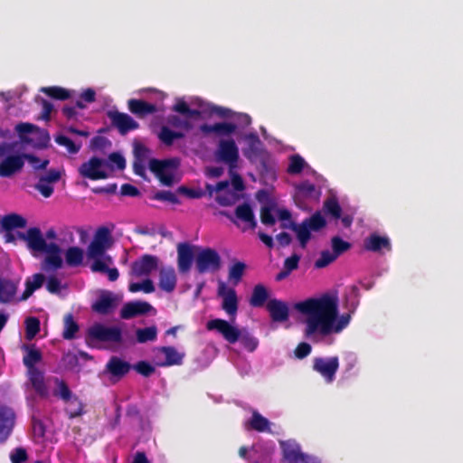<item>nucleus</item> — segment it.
<instances>
[{"instance_id":"nucleus-8","label":"nucleus","mask_w":463,"mask_h":463,"mask_svg":"<svg viewBox=\"0 0 463 463\" xmlns=\"http://www.w3.org/2000/svg\"><path fill=\"white\" fill-rule=\"evenodd\" d=\"M25 154L18 143L0 144V176L10 177L20 172L24 165Z\"/></svg>"},{"instance_id":"nucleus-19","label":"nucleus","mask_w":463,"mask_h":463,"mask_svg":"<svg viewBox=\"0 0 463 463\" xmlns=\"http://www.w3.org/2000/svg\"><path fill=\"white\" fill-rule=\"evenodd\" d=\"M110 244L111 236L109 232L105 228L99 229L88 248L89 259L106 256L105 251L109 248Z\"/></svg>"},{"instance_id":"nucleus-1","label":"nucleus","mask_w":463,"mask_h":463,"mask_svg":"<svg viewBox=\"0 0 463 463\" xmlns=\"http://www.w3.org/2000/svg\"><path fill=\"white\" fill-rule=\"evenodd\" d=\"M358 303L359 289L351 286L345 294L346 313H339L338 296L334 292L298 301L293 308L298 322L303 326L305 335L309 340L321 342L339 335L349 326Z\"/></svg>"},{"instance_id":"nucleus-42","label":"nucleus","mask_w":463,"mask_h":463,"mask_svg":"<svg viewBox=\"0 0 463 463\" xmlns=\"http://www.w3.org/2000/svg\"><path fill=\"white\" fill-rule=\"evenodd\" d=\"M128 289L130 292L136 293L138 291H142L144 293H152L156 290V287L153 281L146 278L142 281H133L129 282Z\"/></svg>"},{"instance_id":"nucleus-63","label":"nucleus","mask_w":463,"mask_h":463,"mask_svg":"<svg viewBox=\"0 0 463 463\" xmlns=\"http://www.w3.org/2000/svg\"><path fill=\"white\" fill-rule=\"evenodd\" d=\"M136 369L139 373L145 376H148L154 372L153 366H151L149 364L146 362H139L136 365Z\"/></svg>"},{"instance_id":"nucleus-44","label":"nucleus","mask_w":463,"mask_h":463,"mask_svg":"<svg viewBox=\"0 0 463 463\" xmlns=\"http://www.w3.org/2000/svg\"><path fill=\"white\" fill-rule=\"evenodd\" d=\"M43 93L58 99H66L73 96L74 91L61 87H44L41 90Z\"/></svg>"},{"instance_id":"nucleus-20","label":"nucleus","mask_w":463,"mask_h":463,"mask_svg":"<svg viewBox=\"0 0 463 463\" xmlns=\"http://www.w3.org/2000/svg\"><path fill=\"white\" fill-rule=\"evenodd\" d=\"M159 260L156 256L144 255L137 259L131 268V276L135 278H148L149 275L159 269Z\"/></svg>"},{"instance_id":"nucleus-39","label":"nucleus","mask_w":463,"mask_h":463,"mask_svg":"<svg viewBox=\"0 0 463 463\" xmlns=\"http://www.w3.org/2000/svg\"><path fill=\"white\" fill-rule=\"evenodd\" d=\"M54 389H55L54 386L51 387L50 393L52 392L54 395L60 396L62 400H64L68 403L66 411L70 414V417L79 416L81 413V410H82L81 403L76 398H72L71 392H70V395L68 398H63L61 394L55 393Z\"/></svg>"},{"instance_id":"nucleus-47","label":"nucleus","mask_w":463,"mask_h":463,"mask_svg":"<svg viewBox=\"0 0 463 463\" xmlns=\"http://www.w3.org/2000/svg\"><path fill=\"white\" fill-rule=\"evenodd\" d=\"M93 260L91 264V269L96 272H104L106 273L112 264L111 258L108 255L99 257V258H91Z\"/></svg>"},{"instance_id":"nucleus-27","label":"nucleus","mask_w":463,"mask_h":463,"mask_svg":"<svg viewBox=\"0 0 463 463\" xmlns=\"http://www.w3.org/2000/svg\"><path fill=\"white\" fill-rule=\"evenodd\" d=\"M156 313L154 307L145 301H134L127 303L121 309V317L125 319H129L133 317L143 315L146 313Z\"/></svg>"},{"instance_id":"nucleus-59","label":"nucleus","mask_w":463,"mask_h":463,"mask_svg":"<svg viewBox=\"0 0 463 463\" xmlns=\"http://www.w3.org/2000/svg\"><path fill=\"white\" fill-rule=\"evenodd\" d=\"M25 158L28 160L29 164L34 168V169H42L45 168L47 165L49 164V161L46 159H40L33 156H26Z\"/></svg>"},{"instance_id":"nucleus-2","label":"nucleus","mask_w":463,"mask_h":463,"mask_svg":"<svg viewBox=\"0 0 463 463\" xmlns=\"http://www.w3.org/2000/svg\"><path fill=\"white\" fill-rule=\"evenodd\" d=\"M172 110L175 114L167 116L165 125L161 127L158 133L160 141L166 146L183 138L197 121L208 115L216 113L228 117L225 113L228 109L213 106L194 96L176 98Z\"/></svg>"},{"instance_id":"nucleus-3","label":"nucleus","mask_w":463,"mask_h":463,"mask_svg":"<svg viewBox=\"0 0 463 463\" xmlns=\"http://www.w3.org/2000/svg\"><path fill=\"white\" fill-rule=\"evenodd\" d=\"M5 231V238L7 242H14L16 238L24 241L34 257L42 254V269L49 272L62 266L61 250L56 241V232L51 229L43 234L38 228H31L26 232H14L16 228H23L26 221L18 214L13 213L5 216L1 221Z\"/></svg>"},{"instance_id":"nucleus-23","label":"nucleus","mask_w":463,"mask_h":463,"mask_svg":"<svg viewBox=\"0 0 463 463\" xmlns=\"http://www.w3.org/2000/svg\"><path fill=\"white\" fill-rule=\"evenodd\" d=\"M236 220L232 222L242 231L245 232L249 229H254L256 226V220L250 206L247 203L239 205L235 211Z\"/></svg>"},{"instance_id":"nucleus-16","label":"nucleus","mask_w":463,"mask_h":463,"mask_svg":"<svg viewBox=\"0 0 463 463\" xmlns=\"http://www.w3.org/2000/svg\"><path fill=\"white\" fill-rule=\"evenodd\" d=\"M280 447L288 463H320L317 458L303 453L295 440L281 441Z\"/></svg>"},{"instance_id":"nucleus-12","label":"nucleus","mask_w":463,"mask_h":463,"mask_svg":"<svg viewBox=\"0 0 463 463\" xmlns=\"http://www.w3.org/2000/svg\"><path fill=\"white\" fill-rule=\"evenodd\" d=\"M194 261L196 269L200 273L215 272L221 267L219 253L211 248H197Z\"/></svg>"},{"instance_id":"nucleus-4","label":"nucleus","mask_w":463,"mask_h":463,"mask_svg":"<svg viewBox=\"0 0 463 463\" xmlns=\"http://www.w3.org/2000/svg\"><path fill=\"white\" fill-rule=\"evenodd\" d=\"M227 121L214 124H203L200 130L205 137L216 139L214 157L218 162L229 166V173H235L241 160L240 148L234 137L238 138L240 128L250 124L251 119L247 114H236L230 109L225 112Z\"/></svg>"},{"instance_id":"nucleus-7","label":"nucleus","mask_w":463,"mask_h":463,"mask_svg":"<svg viewBox=\"0 0 463 463\" xmlns=\"http://www.w3.org/2000/svg\"><path fill=\"white\" fill-rule=\"evenodd\" d=\"M230 176L231 183L222 181L216 185L206 184V190L210 196L213 197L222 206L235 203L244 189L242 179L239 175L232 173L230 174Z\"/></svg>"},{"instance_id":"nucleus-34","label":"nucleus","mask_w":463,"mask_h":463,"mask_svg":"<svg viewBox=\"0 0 463 463\" xmlns=\"http://www.w3.org/2000/svg\"><path fill=\"white\" fill-rule=\"evenodd\" d=\"M128 109L132 113L139 116L152 114L157 110L156 105L140 99H129Z\"/></svg>"},{"instance_id":"nucleus-51","label":"nucleus","mask_w":463,"mask_h":463,"mask_svg":"<svg viewBox=\"0 0 463 463\" xmlns=\"http://www.w3.org/2000/svg\"><path fill=\"white\" fill-rule=\"evenodd\" d=\"M350 246L349 242L343 241L339 237H334L332 239V252L336 254V258L343 252L349 250Z\"/></svg>"},{"instance_id":"nucleus-58","label":"nucleus","mask_w":463,"mask_h":463,"mask_svg":"<svg viewBox=\"0 0 463 463\" xmlns=\"http://www.w3.org/2000/svg\"><path fill=\"white\" fill-rule=\"evenodd\" d=\"M60 177L61 172L58 170L52 169L46 172L45 174L42 175L39 179L46 183L52 184L57 182L60 179Z\"/></svg>"},{"instance_id":"nucleus-55","label":"nucleus","mask_w":463,"mask_h":463,"mask_svg":"<svg viewBox=\"0 0 463 463\" xmlns=\"http://www.w3.org/2000/svg\"><path fill=\"white\" fill-rule=\"evenodd\" d=\"M275 207H265L261 211L260 219L262 223L266 225H272L276 222V214L274 213Z\"/></svg>"},{"instance_id":"nucleus-49","label":"nucleus","mask_w":463,"mask_h":463,"mask_svg":"<svg viewBox=\"0 0 463 463\" xmlns=\"http://www.w3.org/2000/svg\"><path fill=\"white\" fill-rule=\"evenodd\" d=\"M336 260V254H334L331 250H323L320 256L317 259L315 262V266L318 269H322L326 267L328 264L332 263Z\"/></svg>"},{"instance_id":"nucleus-37","label":"nucleus","mask_w":463,"mask_h":463,"mask_svg":"<svg viewBox=\"0 0 463 463\" xmlns=\"http://www.w3.org/2000/svg\"><path fill=\"white\" fill-rule=\"evenodd\" d=\"M246 425L258 431H269L271 423L258 411H253L251 418L246 421Z\"/></svg>"},{"instance_id":"nucleus-21","label":"nucleus","mask_w":463,"mask_h":463,"mask_svg":"<svg viewBox=\"0 0 463 463\" xmlns=\"http://www.w3.org/2000/svg\"><path fill=\"white\" fill-rule=\"evenodd\" d=\"M15 129L20 135L21 139L27 143H34L35 145L43 146L49 140V137L45 131L29 123L19 124L15 127Z\"/></svg>"},{"instance_id":"nucleus-57","label":"nucleus","mask_w":463,"mask_h":463,"mask_svg":"<svg viewBox=\"0 0 463 463\" xmlns=\"http://www.w3.org/2000/svg\"><path fill=\"white\" fill-rule=\"evenodd\" d=\"M35 187L46 198L50 197L53 193V187L52 186V184L46 183L40 179Z\"/></svg>"},{"instance_id":"nucleus-33","label":"nucleus","mask_w":463,"mask_h":463,"mask_svg":"<svg viewBox=\"0 0 463 463\" xmlns=\"http://www.w3.org/2000/svg\"><path fill=\"white\" fill-rule=\"evenodd\" d=\"M118 301L117 296L111 292H104L93 305V308L102 314L108 313Z\"/></svg>"},{"instance_id":"nucleus-46","label":"nucleus","mask_w":463,"mask_h":463,"mask_svg":"<svg viewBox=\"0 0 463 463\" xmlns=\"http://www.w3.org/2000/svg\"><path fill=\"white\" fill-rule=\"evenodd\" d=\"M307 166L304 158L298 155H293L289 157L288 172L292 175L299 174Z\"/></svg>"},{"instance_id":"nucleus-31","label":"nucleus","mask_w":463,"mask_h":463,"mask_svg":"<svg viewBox=\"0 0 463 463\" xmlns=\"http://www.w3.org/2000/svg\"><path fill=\"white\" fill-rule=\"evenodd\" d=\"M177 265L180 272H187L192 266L193 259H194V253L192 248L186 244H179L177 247Z\"/></svg>"},{"instance_id":"nucleus-54","label":"nucleus","mask_w":463,"mask_h":463,"mask_svg":"<svg viewBox=\"0 0 463 463\" xmlns=\"http://www.w3.org/2000/svg\"><path fill=\"white\" fill-rule=\"evenodd\" d=\"M95 96H96V92L93 89H87V90H84L80 95V99L77 103H76V106L79 108V109H84L85 108V104L83 103V101L85 102H93L94 99H95Z\"/></svg>"},{"instance_id":"nucleus-64","label":"nucleus","mask_w":463,"mask_h":463,"mask_svg":"<svg viewBox=\"0 0 463 463\" xmlns=\"http://www.w3.org/2000/svg\"><path fill=\"white\" fill-rule=\"evenodd\" d=\"M11 459L13 463H22L26 459V452L23 449H16L11 454Z\"/></svg>"},{"instance_id":"nucleus-32","label":"nucleus","mask_w":463,"mask_h":463,"mask_svg":"<svg viewBox=\"0 0 463 463\" xmlns=\"http://www.w3.org/2000/svg\"><path fill=\"white\" fill-rule=\"evenodd\" d=\"M325 211L334 218H341L345 227H349L353 222V218L349 215L341 216V207L335 195L328 197L324 203Z\"/></svg>"},{"instance_id":"nucleus-17","label":"nucleus","mask_w":463,"mask_h":463,"mask_svg":"<svg viewBox=\"0 0 463 463\" xmlns=\"http://www.w3.org/2000/svg\"><path fill=\"white\" fill-rule=\"evenodd\" d=\"M280 447L288 463H320L317 458L303 453L295 440L281 441Z\"/></svg>"},{"instance_id":"nucleus-25","label":"nucleus","mask_w":463,"mask_h":463,"mask_svg":"<svg viewBox=\"0 0 463 463\" xmlns=\"http://www.w3.org/2000/svg\"><path fill=\"white\" fill-rule=\"evenodd\" d=\"M177 284V276L171 266H160L158 269V286L165 293H172Z\"/></svg>"},{"instance_id":"nucleus-13","label":"nucleus","mask_w":463,"mask_h":463,"mask_svg":"<svg viewBox=\"0 0 463 463\" xmlns=\"http://www.w3.org/2000/svg\"><path fill=\"white\" fill-rule=\"evenodd\" d=\"M89 337L92 341L116 345L121 342V329L118 326L96 324L90 327Z\"/></svg>"},{"instance_id":"nucleus-18","label":"nucleus","mask_w":463,"mask_h":463,"mask_svg":"<svg viewBox=\"0 0 463 463\" xmlns=\"http://www.w3.org/2000/svg\"><path fill=\"white\" fill-rule=\"evenodd\" d=\"M338 367L339 361L336 356L317 357L313 361L314 370L317 372L327 383L335 380Z\"/></svg>"},{"instance_id":"nucleus-24","label":"nucleus","mask_w":463,"mask_h":463,"mask_svg":"<svg viewBox=\"0 0 463 463\" xmlns=\"http://www.w3.org/2000/svg\"><path fill=\"white\" fill-rule=\"evenodd\" d=\"M184 354L179 353L175 347H162L156 351L155 359L159 366H171L181 364Z\"/></svg>"},{"instance_id":"nucleus-43","label":"nucleus","mask_w":463,"mask_h":463,"mask_svg":"<svg viewBox=\"0 0 463 463\" xmlns=\"http://www.w3.org/2000/svg\"><path fill=\"white\" fill-rule=\"evenodd\" d=\"M269 293L267 288L259 284L255 286L252 296L250 298V304L253 307H261L265 303V301L268 299Z\"/></svg>"},{"instance_id":"nucleus-11","label":"nucleus","mask_w":463,"mask_h":463,"mask_svg":"<svg viewBox=\"0 0 463 463\" xmlns=\"http://www.w3.org/2000/svg\"><path fill=\"white\" fill-rule=\"evenodd\" d=\"M179 160L171 158L166 160H152L151 170L156 175L160 182L165 185H172L178 180Z\"/></svg>"},{"instance_id":"nucleus-22","label":"nucleus","mask_w":463,"mask_h":463,"mask_svg":"<svg viewBox=\"0 0 463 463\" xmlns=\"http://www.w3.org/2000/svg\"><path fill=\"white\" fill-rule=\"evenodd\" d=\"M208 330H215L220 333L226 341L233 344L239 340L240 331L228 321L215 318L207 322Z\"/></svg>"},{"instance_id":"nucleus-50","label":"nucleus","mask_w":463,"mask_h":463,"mask_svg":"<svg viewBox=\"0 0 463 463\" xmlns=\"http://www.w3.org/2000/svg\"><path fill=\"white\" fill-rule=\"evenodd\" d=\"M78 331V326L72 320V317L71 315H67L64 317V331L63 336L66 339H71L74 337L75 334Z\"/></svg>"},{"instance_id":"nucleus-56","label":"nucleus","mask_w":463,"mask_h":463,"mask_svg":"<svg viewBox=\"0 0 463 463\" xmlns=\"http://www.w3.org/2000/svg\"><path fill=\"white\" fill-rule=\"evenodd\" d=\"M56 142L59 145L65 146L67 148L68 152H70L71 154L77 153L80 149L79 146H76L70 138H68L67 137H64V136H58L56 137Z\"/></svg>"},{"instance_id":"nucleus-45","label":"nucleus","mask_w":463,"mask_h":463,"mask_svg":"<svg viewBox=\"0 0 463 463\" xmlns=\"http://www.w3.org/2000/svg\"><path fill=\"white\" fill-rule=\"evenodd\" d=\"M246 265L243 262L237 261L229 268V280L233 284L237 285L241 279Z\"/></svg>"},{"instance_id":"nucleus-38","label":"nucleus","mask_w":463,"mask_h":463,"mask_svg":"<svg viewBox=\"0 0 463 463\" xmlns=\"http://www.w3.org/2000/svg\"><path fill=\"white\" fill-rule=\"evenodd\" d=\"M59 247H61L58 244ZM61 250V259L63 260V255L65 256L66 263L70 266H78L82 262L84 252L79 247H70L65 253L62 249Z\"/></svg>"},{"instance_id":"nucleus-15","label":"nucleus","mask_w":463,"mask_h":463,"mask_svg":"<svg viewBox=\"0 0 463 463\" xmlns=\"http://www.w3.org/2000/svg\"><path fill=\"white\" fill-rule=\"evenodd\" d=\"M217 295L222 298V308L233 321L238 311V298L235 289L223 281H218Z\"/></svg>"},{"instance_id":"nucleus-48","label":"nucleus","mask_w":463,"mask_h":463,"mask_svg":"<svg viewBox=\"0 0 463 463\" xmlns=\"http://www.w3.org/2000/svg\"><path fill=\"white\" fill-rule=\"evenodd\" d=\"M137 339L139 343H146L147 341H154L157 335V329L156 326H149L146 328L137 329Z\"/></svg>"},{"instance_id":"nucleus-53","label":"nucleus","mask_w":463,"mask_h":463,"mask_svg":"<svg viewBox=\"0 0 463 463\" xmlns=\"http://www.w3.org/2000/svg\"><path fill=\"white\" fill-rule=\"evenodd\" d=\"M239 340L244 348L250 352H253L259 345L258 339L250 334L240 335Z\"/></svg>"},{"instance_id":"nucleus-10","label":"nucleus","mask_w":463,"mask_h":463,"mask_svg":"<svg viewBox=\"0 0 463 463\" xmlns=\"http://www.w3.org/2000/svg\"><path fill=\"white\" fill-rule=\"evenodd\" d=\"M78 171L84 178L100 180L109 178L113 172V168L106 158L92 156L82 163Z\"/></svg>"},{"instance_id":"nucleus-28","label":"nucleus","mask_w":463,"mask_h":463,"mask_svg":"<svg viewBox=\"0 0 463 463\" xmlns=\"http://www.w3.org/2000/svg\"><path fill=\"white\" fill-rule=\"evenodd\" d=\"M14 424V412L7 407L0 408V442L10 435Z\"/></svg>"},{"instance_id":"nucleus-29","label":"nucleus","mask_w":463,"mask_h":463,"mask_svg":"<svg viewBox=\"0 0 463 463\" xmlns=\"http://www.w3.org/2000/svg\"><path fill=\"white\" fill-rule=\"evenodd\" d=\"M364 248L367 250L382 253L384 250L390 251L392 246L387 236L373 233L364 240Z\"/></svg>"},{"instance_id":"nucleus-62","label":"nucleus","mask_w":463,"mask_h":463,"mask_svg":"<svg viewBox=\"0 0 463 463\" xmlns=\"http://www.w3.org/2000/svg\"><path fill=\"white\" fill-rule=\"evenodd\" d=\"M311 352V345L307 343H301L298 345V347L295 350V355L302 359L306 356H307Z\"/></svg>"},{"instance_id":"nucleus-52","label":"nucleus","mask_w":463,"mask_h":463,"mask_svg":"<svg viewBox=\"0 0 463 463\" xmlns=\"http://www.w3.org/2000/svg\"><path fill=\"white\" fill-rule=\"evenodd\" d=\"M40 328L39 320L34 317H29L26 320V338L32 340Z\"/></svg>"},{"instance_id":"nucleus-60","label":"nucleus","mask_w":463,"mask_h":463,"mask_svg":"<svg viewBox=\"0 0 463 463\" xmlns=\"http://www.w3.org/2000/svg\"><path fill=\"white\" fill-rule=\"evenodd\" d=\"M155 198L157 199V200H161V201H168L172 203H179V200L177 198V196L173 194L172 192H169V191H163V192H158L156 195H155Z\"/></svg>"},{"instance_id":"nucleus-35","label":"nucleus","mask_w":463,"mask_h":463,"mask_svg":"<svg viewBox=\"0 0 463 463\" xmlns=\"http://www.w3.org/2000/svg\"><path fill=\"white\" fill-rule=\"evenodd\" d=\"M128 370V364L117 357L111 358L107 364V371L116 379L122 377Z\"/></svg>"},{"instance_id":"nucleus-36","label":"nucleus","mask_w":463,"mask_h":463,"mask_svg":"<svg viewBox=\"0 0 463 463\" xmlns=\"http://www.w3.org/2000/svg\"><path fill=\"white\" fill-rule=\"evenodd\" d=\"M45 281V276L37 273L26 279V288L21 298L22 300L27 299L36 289L40 288Z\"/></svg>"},{"instance_id":"nucleus-9","label":"nucleus","mask_w":463,"mask_h":463,"mask_svg":"<svg viewBox=\"0 0 463 463\" xmlns=\"http://www.w3.org/2000/svg\"><path fill=\"white\" fill-rule=\"evenodd\" d=\"M245 128H240L238 134V141L241 146L242 155L251 164L264 166L268 162L269 154L257 133L244 131Z\"/></svg>"},{"instance_id":"nucleus-41","label":"nucleus","mask_w":463,"mask_h":463,"mask_svg":"<svg viewBox=\"0 0 463 463\" xmlns=\"http://www.w3.org/2000/svg\"><path fill=\"white\" fill-rule=\"evenodd\" d=\"M62 266L61 267V269ZM60 269V268H59ZM58 270V269L54 270H51L47 272L48 278H47V285L46 288L49 292L52 294H60L63 288H65V283L62 282V280L58 277V275H52L51 273ZM45 273L46 271L43 270Z\"/></svg>"},{"instance_id":"nucleus-5","label":"nucleus","mask_w":463,"mask_h":463,"mask_svg":"<svg viewBox=\"0 0 463 463\" xmlns=\"http://www.w3.org/2000/svg\"><path fill=\"white\" fill-rule=\"evenodd\" d=\"M42 361V354L33 346L26 347V354L24 356V364L27 368V376L29 384L33 391L43 398L50 395L51 387L54 386V392L61 394L63 398H68L70 390L56 377H45L43 370L38 367Z\"/></svg>"},{"instance_id":"nucleus-26","label":"nucleus","mask_w":463,"mask_h":463,"mask_svg":"<svg viewBox=\"0 0 463 463\" xmlns=\"http://www.w3.org/2000/svg\"><path fill=\"white\" fill-rule=\"evenodd\" d=\"M108 116L111 120L112 124L119 130L121 134L136 129L138 127L137 121H135L129 115L126 113H120L118 111H109Z\"/></svg>"},{"instance_id":"nucleus-61","label":"nucleus","mask_w":463,"mask_h":463,"mask_svg":"<svg viewBox=\"0 0 463 463\" xmlns=\"http://www.w3.org/2000/svg\"><path fill=\"white\" fill-rule=\"evenodd\" d=\"M107 160L109 162L113 169L114 165L118 169H123L125 167V159L119 154L113 153L109 156V159Z\"/></svg>"},{"instance_id":"nucleus-6","label":"nucleus","mask_w":463,"mask_h":463,"mask_svg":"<svg viewBox=\"0 0 463 463\" xmlns=\"http://www.w3.org/2000/svg\"><path fill=\"white\" fill-rule=\"evenodd\" d=\"M276 220L283 222V227H291L296 232L297 237L302 247H305L309 241L311 232H318L326 226V219L320 212L315 213L310 218L306 219L301 224H294L290 221V213L288 211L281 208H274Z\"/></svg>"},{"instance_id":"nucleus-14","label":"nucleus","mask_w":463,"mask_h":463,"mask_svg":"<svg viewBox=\"0 0 463 463\" xmlns=\"http://www.w3.org/2000/svg\"><path fill=\"white\" fill-rule=\"evenodd\" d=\"M321 196L320 188L308 181H303L296 186L295 203L302 210H308V203L317 202Z\"/></svg>"},{"instance_id":"nucleus-30","label":"nucleus","mask_w":463,"mask_h":463,"mask_svg":"<svg viewBox=\"0 0 463 463\" xmlns=\"http://www.w3.org/2000/svg\"><path fill=\"white\" fill-rule=\"evenodd\" d=\"M267 308L274 321L282 323L288 319L289 309L285 302L270 299L267 304Z\"/></svg>"},{"instance_id":"nucleus-40","label":"nucleus","mask_w":463,"mask_h":463,"mask_svg":"<svg viewBox=\"0 0 463 463\" xmlns=\"http://www.w3.org/2000/svg\"><path fill=\"white\" fill-rule=\"evenodd\" d=\"M16 284L6 279H0V302H9L14 297Z\"/></svg>"}]
</instances>
